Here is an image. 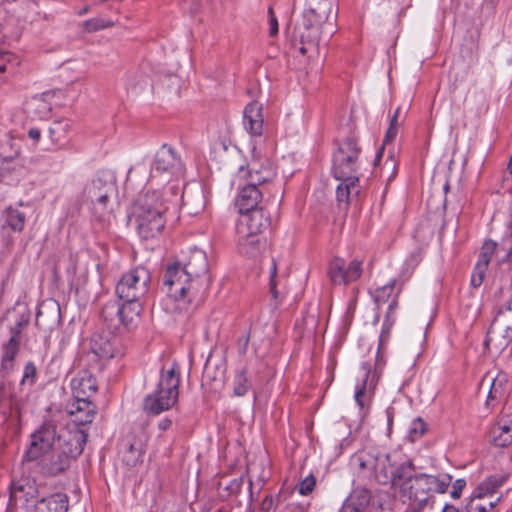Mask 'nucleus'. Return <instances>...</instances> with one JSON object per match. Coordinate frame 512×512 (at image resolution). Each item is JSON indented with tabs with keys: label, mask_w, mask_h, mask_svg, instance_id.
Segmentation results:
<instances>
[{
	"label": "nucleus",
	"mask_w": 512,
	"mask_h": 512,
	"mask_svg": "<svg viewBox=\"0 0 512 512\" xmlns=\"http://www.w3.org/2000/svg\"><path fill=\"white\" fill-rule=\"evenodd\" d=\"M224 378V369L213 363L209 356L203 370V383L209 385L212 390H217L224 383Z\"/></svg>",
	"instance_id": "29"
},
{
	"label": "nucleus",
	"mask_w": 512,
	"mask_h": 512,
	"mask_svg": "<svg viewBox=\"0 0 512 512\" xmlns=\"http://www.w3.org/2000/svg\"><path fill=\"white\" fill-rule=\"evenodd\" d=\"M38 495L36 481L30 475L22 474L13 479L10 485V501L15 503L19 500L28 502Z\"/></svg>",
	"instance_id": "17"
},
{
	"label": "nucleus",
	"mask_w": 512,
	"mask_h": 512,
	"mask_svg": "<svg viewBox=\"0 0 512 512\" xmlns=\"http://www.w3.org/2000/svg\"><path fill=\"white\" fill-rule=\"evenodd\" d=\"M162 281L179 312L197 307L203 301L209 283L206 253L191 249L182 260L166 266Z\"/></svg>",
	"instance_id": "1"
},
{
	"label": "nucleus",
	"mask_w": 512,
	"mask_h": 512,
	"mask_svg": "<svg viewBox=\"0 0 512 512\" xmlns=\"http://www.w3.org/2000/svg\"><path fill=\"white\" fill-rule=\"evenodd\" d=\"M37 375V370L35 365L32 362H28L25 365L23 377L21 380L22 385L28 384L29 386H32L35 382V378Z\"/></svg>",
	"instance_id": "49"
},
{
	"label": "nucleus",
	"mask_w": 512,
	"mask_h": 512,
	"mask_svg": "<svg viewBox=\"0 0 512 512\" xmlns=\"http://www.w3.org/2000/svg\"><path fill=\"white\" fill-rule=\"evenodd\" d=\"M396 297H397V294L393 297L392 301L390 302V304L388 306V311H387V314H386V317H385V320L383 323L382 331H381L380 337H379V347H378L379 351L384 350L385 345L388 342L389 337H390V330L394 324V318H392V314L397 307Z\"/></svg>",
	"instance_id": "34"
},
{
	"label": "nucleus",
	"mask_w": 512,
	"mask_h": 512,
	"mask_svg": "<svg viewBox=\"0 0 512 512\" xmlns=\"http://www.w3.org/2000/svg\"><path fill=\"white\" fill-rule=\"evenodd\" d=\"M487 267V265H484L482 263H476L473 273L471 275V285L474 288H477L482 284L486 274Z\"/></svg>",
	"instance_id": "46"
},
{
	"label": "nucleus",
	"mask_w": 512,
	"mask_h": 512,
	"mask_svg": "<svg viewBox=\"0 0 512 512\" xmlns=\"http://www.w3.org/2000/svg\"><path fill=\"white\" fill-rule=\"evenodd\" d=\"M238 235V251L240 254L248 258H255L260 255L265 242L261 241L259 235L241 231H238Z\"/></svg>",
	"instance_id": "25"
},
{
	"label": "nucleus",
	"mask_w": 512,
	"mask_h": 512,
	"mask_svg": "<svg viewBox=\"0 0 512 512\" xmlns=\"http://www.w3.org/2000/svg\"><path fill=\"white\" fill-rule=\"evenodd\" d=\"M243 215L244 217L240 221L237 231L259 235L270 227V218L262 208H255Z\"/></svg>",
	"instance_id": "18"
},
{
	"label": "nucleus",
	"mask_w": 512,
	"mask_h": 512,
	"mask_svg": "<svg viewBox=\"0 0 512 512\" xmlns=\"http://www.w3.org/2000/svg\"><path fill=\"white\" fill-rule=\"evenodd\" d=\"M67 414L77 425H86L93 421L96 414V406L88 399H74L66 406Z\"/></svg>",
	"instance_id": "19"
},
{
	"label": "nucleus",
	"mask_w": 512,
	"mask_h": 512,
	"mask_svg": "<svg viewBox=\"0 0 512 512\" xmlns=\"http://www.w3.org/2000/svg\"><path fill=\"white\" fill-rule=\"evenodd\" d=\"M485 498L486 496L473 492L466 504L465 512H491L499 498L496 501H488Z\"/></svg>",
	"instance_id": "36"
},
{
	"label": "nucleus",
	"mask_w": 512,
	"mask_h": 512,
	"mask_svg": "<svg viewBox=\"0 0 512 512\" xmlns=\"http://www.w3.org/2000/svg\"><path fill=\"white\" fill-rule=\"evenodd\" d=\"M509 474H497L488 477L474 490L478 495L491 496L498 488H500L508 479Z\"/></svg>",
	"instance_id": "32"
},
{
	"label": "nucleus",
	"mask_w": 512,
	"mask_h": 512,
	"mask_svg": "<svg viewBox=\"0 0 512 512\" xmlns=\"http://www.w3.org/2000/svg\"><path fill=\"white\" fill-rule=\"evenodd\" d=\"M43 316H44V311L42 310V308H40L37 311V315H36V325L37 326H41Z\"/></svg>",
	"instance_id": "62"
},
{
	"label": "nucleus",
	"mask_w": 512,
	"mask_h": 512,
	"mask_svg": "<svg viewBox=\"0 0 512 512\" xmlns=\"http://www.w3.org/2000/svg\"><path fill=\"white\" fill-rule=\"evenodd\" d=\"M276 275H277V266H276L275 261L273 260L271 268H270V281H269L270 293H271V298H272L271 306L273 307V309H276L279 305L278 291L276 289V281H275Z\"/></svg>",
	"instance_id": "43"
},
{
	"label": "nucleus",
	"mask_w": 512,
	"mask_h": 512,
	"mask_svg": "<svg viewBox=\"0 0 512 512\" xmlns=\"http://www.w3.org/2000/svg\"><path fill=\"white\" fill-rule=\"evenodd\" d=\"M316 480L313 475H309L306 478H304L299 485V492L302 495H308L311 493L315 487Z\"/></svg>",
	"instance_id": "51"
},
{
	"label": "nucleus",
	"mask_w": 512,
	"mask_h": 512,
	"mask_svg": "<svg viewBox=\"0 0 512 512\" xmlns=\"http://www.w3.org/2000/svg\"><path fill=\"white\" fill-rule=\"evenodd\" d=\"M122 305L116 308V314L120 322L126 326L132 324L137 319L142 311L140 300L136 301H123Z\"/></svg>",
	"instance_id": "30"
},
{
	"label": "nucleus",
	"mask_w": 512,
	"mask_h": 512,
	"mask_svg": "<svg viewBox=\"0 0 512 512\" xmlns=\"http://www.w3.org/2000/svg\"><path fill=\"white\" fill-rule=\"evenodd\" d=\"M249 340H250V337H249V334L243 336L239 342H240V347H239V353L240 354H245L246 351H247V347H248V344H249Z\"/></svg>",
	"instance_id": "57"
},
{
	"label": "nucleus",
	"mask_w": 512,
	"mask_h": 512,
	"mask_svg": "<svg viewBox=\"0 0 512 512\" xmlns=\"http://www.w3.org/2000/svg\"><path fill=\"white\" fill-rule=\"evenodd\" d=\"M185 167L178 152L170 145H162L151 163L149 181L168 182L184 174Z\"/></svg>",
	"instance_id": "9"
},
{
	"label": "nucleus",
	"mask_w": 512,
	"mask_h": 512,
	"mask_svg": "<svg viewBox=\"0 0 512 512\" xmlns=\"http://www.w3.org/2000/svg\"><path fill=\"white\" fill-rule=\"evenodd\" d=\"M307 10V16L316 15V24L314 29H317V25L320 21H326L331 12V3L329 0H306L305 9ZM316 30H314V33Z\"/></svg>",
	"instance_id": "31"
},
{
	"label": "nucleus",
	"mask_w": 512,
	"mask_h": 512,
	"mask_svg": "<svg viewBox=\"0 0 512 512\" xmlns=\"http://www.w3.org/2000/svg\"><path fill=\"white\" fill-rule=\"evenodd\" d=\"M360 472L367 477H373L379 484H396L398 467L395 469L391 462V456L377 448L363 450L353 458Z\"/></svg>",
	"instance_id": "8"
},
{
	"label": "nucleus",
	"mask_w": 512,
	"mask_h": 512,
	"mask_svg": "<svg viewBox=\"0 0 512 512\" xmlns=\"http://www.w3.org/2000/svg\"><path fill=\"white\" fill-rule=\"evenodd\" d=\"M442 512H459V510L453 505H445Z\"/></svg>",
	"instance_id": "63"
},
{
	"label": "nucleus",
	"mask_w": 512,
	"mask_h": 512,
	"mask_svg": "<svg viewBox=\"0 0 512 512\" xmlns=\"http://www.w3.org/2000/svg\"><path fill=\"white\" fill-rule=\"evenodd\" d=\"M275 505V498L266 496L260 504V509L263 512H269Z\"/></svg>",
	"instance_id": "55"
},
{
	"label": "nucleus",
	"mask_w": 512,
	"mask_h": 512,
	"mask_svg": "<svg viewBox=\"0 0 512 512\" xmlns=\"http://www.w3.org/2000/svg\"><path fill=\"white\" fill-rule=\"evenodd\" d=\"M29 323V317L22 315L19 320L16 322V324L10 329L11 336L10 338H16L17 340L21 341V333L23 329L28 325Z\"/></svg>",
	"instance_id": "50"
},
{
	"label": "nucleus",
	"mask_w": 512,
	"mask_h": 512,
	"mask_svg": "<svg viewBox=\"0 0 512 512\" xmlns=\"http://www.w3.org/2000/svg\"><path fill=\"white\" fill-rule=\"evenodd\" d=\"M362 274V261L354 259L349 264L335 257L329 265L328 276L334 285H347L358 280Z\"/></svg>",
	"instance_id": "13"
},
{
	"label": "nucleus",
	"mask_w": 512,
	"mask_h": 512,
	"mask_svg": "<svg viewBox=\"0 0 512 512\" xmlns=\"http://www.w3.org/2000/svg\"><path fill=\"white\" fill-rule=\"evenodd\" d=\"M150 282L149 270L137 266L121 277L116 285V294L122 301L141 300L147 294Z\"/></svg>",
	"instance_id": "10"
},
{
	"label": "nucleus",
	"mask_w": 512,
	"mask_h": 512,
	"mask_svg": "<svg viewBox=\"0 0 512 512\" xmlns=\"http://www.w3.org/2000/svg\"><path fill=\"white\" fill-rule=\"evenodd\" d=\"M495 250L496 243L491 240L486 241L481 248L478 262L488 266Z\"/></svg>",
	"instance_id": "45"
},
{
	"label": "nucleus",
	"mask_w": 512,
	"mask_h": 512,
	"mask_svg": "<svg viewBox=\"0 0 512 512\" xmlns=\"http://www.w3.org/2000/svg\"><path fill=\"white\" fill-rule=\"evenodd\" d=\"M93 196L94 198L88 201L94 216L101 222L109 223L113 218L115 197H111V193H104L100 196L94 194Z\"/></svg>",
	"instance_id": "23"
},
{
	"label": "nucleus",
	"mask_w": 512,
	"mask_h": 512,
	"mask_svg": "<svg viewBox=\"0 0 512 512\" xmlns=\"http://www.w3.org/2000/svg\"><path fill=\"white\" fill-rule=\"evenodd\" d=\"M6 223L13 231L20 232L24 228L25 215L10 207L6 210Z\"/></svg>",
	"instance_id": "39"
},
{
	"label": "nucleus",
	"mask_w": 512,
	"mask_h": 512,
	"mask_svg": "<svg viewBox=\"0 0 512 512\" xmlns=\"http://www.w3.org/2000/svg\"><path fill=\"white\" fill-rule=\"evenodd\" d=\"M87 437V433L79 428L65 432L59 438V446L38 459L40 473L56 476L67 470L71 462L82 454Z\"/></svg>",
	"instance_id": "5"
},
{
	"label": "nucleus",
	"mask_w": 512,
	"mask_h": 512,
	"mask_svg": "<svg viewBox=\"0 0 512 512\" xmlns=\"http://www.w3.org/2000/svg\"><path fill=\"white\" fill-rule=\"evenodd\" d=\"M465 486H466V481L464 479H457L453 484L451 496L454 499H458L461 496L462 491L465 488Z\"/></svg>",
	"instance_id": "54"
},
{
	"label": "nucleus",
	"mask_w": 512,
	"mask_h": 512,
	"mask_svg": "<svg viewBox=\"0 0 512 512\" xmlns=\"http://www.w3.org/2000/svg\"><path fill=\"white\" fill-rule=\"evenodd\" d=\"M114 305H111V303L106 304L102 310V316L106 321L111 322V310L114 309Z\"/></svg>",
	"instance_id": "59"
},
{
	"label": "nucleus",
	"mask_w": 512,
	"mask_h": 512,
	"mask_svg": "<svg viewBox=\"0 0 512 512\" xmlns=\"http://www.w3.org/2000/svg\"><path fill=\"white\" fill-rule=\"evenodd\" d=\"M487 381L490 385L488 399L495 400L504 395L505 387L507 384V376L504 373H498L495 377L489 378L485 377L482 381V384Z\"/></svg>",
	"instance_id": "35"
},
{
	"label": "nucleus",
	"mask_w": 512,
	"mask_h": 512,
	"mask_svg": "<svg viewBox=\"0 0 512 512\" xmlns=\"http://www.w3.org/2000/svg\"><path fill=\"white\" fill-rule=\"evenodd\" d=\"M511 179H512V164L508 163L505 171L503 172L502 183L505 184L506 182H509Z\"/></svg>",
	"instance_id": "58"
},
{
	"label": "nucleus",
	"mask_w": 512,
	"mask_h": 512,
	"mask_svg": "<svg viewBox=\"0 0 512 512\" xmlns=\"http://www.w3.org/2000/svg\"><path fill=\"white\" fill-rule=\"evenodd\" d=\"M143 454V445L139 440H124L121 443L119 457L123 464L128 468L136 467L140 462Z\"/></svg>",
	"instance_id": "27"
},
{
	"label": "nucleus",
	"mask_w": 512,
	"mask_h": 512,
	"mask_svg": "<svg viewBox=\"0 0 512 512\" xmlns=\"http://www.w3.org/2000/svg\"><path fill=\"white\" fill-rule=\"evenodd\" d=\"M243 124L246 131L252 136H260L263 133V106L257 101H252L244 109Z\"/></svg>",
	"instance_id": "21"
},
{
	"label": "nucleus",
	"mask_w": 512,
	"mask_h": 512,
	"mask_svg": "<svg viewBox=\"0 0 512 512\" xmlns=\"http://www.w3.org/2000/svg\"><path fill=\"white\" fill-rule=\"evenodd\" d=\"M113 25V22L104 20L102 18L89 19L83 23L85 30L90 33L96 32L100 29L112 27Z\"/></svg>",
	"instance_id": "44"
},
{
	"label": "nucleus",
	"mask_w": 512,
	"mask_h": 512,
	"mask_svg": "<svg viewBox=\"0 0 512 512\" xmlns=\"http://www.w3.org/2000/svg\"><path fill=\"white\" fill-rule=\"evenodd\" d=\"M276 176L275 169L267 155H262L256 146L252 150V158L246 166H241L234 178V183L238 186L241 181H251L252 183H269Z\"/></svg>",
	"instance_id": "11"
},
{
	"label": "nucleus",
	"mask_w": 512,
	"mask_h": 512,
	"mask_svg": "<svg viewBox=\"0 0 512 512\" xmlns=\"http://www.w3.org/2000/svg\"><path fill=\"white\" fill-rule=\"evenodd\" d=\"M104 193H111V197L117 195L116 179L113 173H99L84 189V197L87 201L93 199L94 194L100 196Z\"/></svg>",
	"instance_id": "16"
},
{
	"label": "nucleus",
	"mask_w": 512,
	"mask_h": 512,
	"mask_svg": "<svg viewBox=\"0 0 512 512\" xmlns=\"http://www.w3.org/2000/svg\"><path fill=\"white\" fill-rule=\"evenodd\" d=\"M74 399H88L97 391L95 378L84 371L71 381Z\"/></svg>",
	"instance_id": "24"
},
{
	"label": "nucleus",
	"mask_w": 512,
	"mask_h": 512,
	"mask_svg": "<svg viewBox=\"0 0 512 512\" xmlns=\"http://www.w3.org/2000/svg\"><path fill=\"white\" fill-rule=\"evenodd\" d=\"M495 446L504 448L512 445V414L503 415L492 430Z\"/></svg>",
	"instance_id": "26"
},
{
	"label": "nucleus",
	"mask_w": 512,
	"mask_h": 512,
	"mask_svg": "<svg viewBox=\"0 0 512 512\" xmlns=\"http://www.w3.org/2000/svg\"><path fill=\"white\" fill-rule=\"evenodd\" d=\"M183 207L190 215H197L204 209V196L199 192L194 199H190L188 195L182 194Z\"/></svg>",
	"instance_id": "38"
},
{
	"label": "nucleus",
	"mask_w": 512,
	"mask_h": 512,
	"mask_svg": "<svg viewBox=\"0 0 512 512\" xmlns=\"http://www.w3.org/2000/svg\"><path fill=\"white\" fill-rule=\"evenodd\" d=\"M485 346L493 355L512 354V331L507 326L492 322L487 333Z\"/></svg>",
	"instance_id": "14"
},
{
	"label": "nucleus",
	"mask_w": 512,
	"mask_h": 512,
	"mask_svg": "<svg viewBox=\"0 0 512 512\" xmlns=\"http://www.w3.org/2000/svg\"><path fill=\"white\" fill-rule=\"evenodd\" d=\"M371 493L365 488L354 489L343 503L340 512H371Z\"/></svg>",
	"instance_id": "22"
},
{
	"label": "nucleus",
	"mask_w": 512,
	"mask_h": 512,
	"mask_svg": "<svg viewBox=\"0 0 512 512\" xmlns=\"http://www.w3.org/2000/svg\"><path fill=\"white\" fill-rule=\"evenodd\" d=\"M117 339L110 331L94 333L91 337V351L102 359H111L115 356Z\"/></svg>",
	"instance_id": "20"
},
{
	"label": "nucleus",
	"mask_w": 512,
	"mask_h": 512,
	"mask_svg": "<svg viewBox=\"0 0 512 512\" xmlns=\"http://www.w3.org/2000/svg\"><path fill=\"white\" fill-rule=\"evenodd\" d=\"M28 136L34 140V141H38L41 137V131L37 128H31L29 131H28Z\"/></svg>",
	"instance_id": "60"
},
{
	"label": "nucleus",
	"mask_w": 512,
	"mask_h": 512,
	"mask_svg": "<svg viewBox=\"0 0 512 512\" xmlns=\"http://www.w3.org/2000/svg\"><path fill=\"white\" fill-rule=\"evenodd\" d=\"M412 462L398 466L396 487H399L403 502H407L411 512H421L432 499L434 492L445 493L451 477L442 479L428 474H414Z\"/></svg>",
	"instance_id": "3"
},
{
	"label": "nucleus",
	"mask_w": 512,
	"mask_h": 512,
	"mask_svg": "<svg viewBox=\"0 0 512 512\" xmlns=\"http://www.w3.org/2000/svg\"><path fill=\"white\" fill-rule=\"evenodd\" d=\"M60 308L55 302H51V326L55 325L59 321Z\"/></svg>",
	"instance_id": "56"
},
{
	"label": "nucleus",
	"mask_w": 512,
	"mask_h": 512,
	"mask_svg": "<svg viewBox=\"0 0 512 512\" xmlns=\"http://www.w3.org/2000/svg\"><path fill=\"white\" fill-rule=\"evenodd\" d=\"M493 321L512 331V297L500 308Z\"/></svg>",
	"instance_id": "40"
},
{
	"label": "nucleus",
	"mask_w": 512,
	"mask_h": 512,
	"mask_svg": "<svg viewBox=\"0 0 512 512\" xmlns=\"http://www.w3.org/2000/svg\"><path fill=\"white\" fill-rule=\"evenodd\" d=\"M360 372H361V375L363 377L362 379V385L361 387H359L357 390H356V393H355V400L357 402V404L361 407V408H364L365 406V403L363 401V397L365 395V389H366V384H367V379L369 377V374H370V366L368 363H363L360 367Z\"/></svg>",
	"instance_id": "42"
},
{
	"label": "nucleus",
	"mask_w": 512,
	"mask_h": 512,
	"mask_svg": "<svg viewBox=\"0 0 512 512\" xmlns=\"http://www.w3.org/2000/svg\"><path fill=\"white\" fill-rule=\"evenodd\" d=\"M268 17H269V35L275 36L278 33V20L273 9L270 7L268 9Z\"/></svg>",
	"instance_id": "53"
},
{
	"label": "nucleus",
	"mask_w": 512,
	"mask_h": 512,
	"mask_svg": "<svg viewBox=\"0 0 512 512\" xmlns=\"http://www.w3.org/2000/svg\"><path fill=\"white\" fill-rule=\"evenodd\" d=\"M396 281H392L387 285L379 287L374 292V301L377 306L385 304L393 296Z\"/></svg>",
	"instance_id": "41"
},
{
	"label": "nucleus",
	"mask_w": 512,
	"mask_h": 512,
	"mask_svg": "<svg viewBox=\"0 0 512 512\" xmlns=\"http://www.w3.org/2000/svg\"><path fill=\"white\" fill-rule=\"evenodd\" d=\"M70 128L68 121H55L49 128V135L54 145H61L67 138V133Z\"/></svg>",
	"instance_id": "37"
},
{
	"label": "nucleus",
	"mask_w": 512,
	"mask_h": 512,
	"mask_svg": "<svg viewBox=\"0 0 512 512\" xmlns=\"http://www.w3.org/2000/svg\"><path fill=\"white\" fill-rule=\"evenodd\" d=\"M170 426H171V421H170V420H168V419H164V420L160 421V423H159V428H160L161 430H166V429H168Z\"/></svg>",
	"instance_id": "61"
},
{
	"label": "nucleus",
	"mask_w": 512,
	"mask_h": 512,
	"mask_svg": "<svg viewBox=\"0 0 512 512\" xmlns=\"http://www.w3.org/2000/svg\"><path fill=\"white\" fill-rule=\"evenodd\" d=\"M248 389V380L245 376V373L241 372L236 376L234 381V394L239 397L243 396L247 393Z\"/></svg>",
	"instance_id": "47"
},
{
	"label": "nucleus",
	"mask_w": 512,
	"mask_h": 512,
	"mask_svg": "<svg viewBox=\"0 0 512 512\" xmlns=\"http://www.w3.org/2000/svg\"><path fill=\"white\" fill-rule=\"evenodd\" d=\"M170 194L176 202L179 195L178 187L170 186L162 194L159 191H147L137 198L132 208V217L139 236L143 239L158 237L166 223L165 213L169 209L171 198L164 196Z\"/></svg>",
	"instance_id": "2"
},
{
	"label": "nucleus",
	"mask_w": 512,
	"mask_h": 512,
	"mask_svg": "<svg viewBox=\"0 0 512 512\" xmlns=\"http://www.w3.org/2000/svg\"><path fill=\"white\" fill-rule=\"evenodd\" d=\"M20 343L21 341L14 337L10 338L8 342L4 344L1 358V369L6 371L12 370L14 359L19 352Z\"/></svg>",
	"instance_id": "33"
},
{
	"label": "nucleus",
	"mask_w": 512,
	"mask_h": 512,
	"mask_svg": "<svg viewBox=\"0 0 512 512\" xmlns=\"http://www.w3.org/2000/svg\"><path fill=\"white\" fill-rule=\"evenodd\" d=\"M426 430V424L421 418L414 419L409 429V437L414 441L421 437Z\"/></svg>",
	"instance_id": "48"
},
{
	"label": "nucleus",
	"mask_w": 512,
	"mask_h": 512,
	"mask_svg": "<svg viewBox=\"0 0 512 512\" xmlns=\"http://www.w3.org/2000/svg\"><path fill=\"white\" fill-rule=\"evenodd\" d=\"M62 418L63 414L61 412L51 413V411H48L41 425L30 436V445L24 455L25 461H37L53 449L55 441L59 444L60 436L68 431L62 429Z\"/></svg>",
	"instance_id": "7"
},
{
	"label": "nucleus",
	"mask_w": 512,
	"mask_h": 512,
	"mask_svg": "<svg viewBox=\"0 0 512 512\" xmlns=\"http://www.w3.org/2000/svg\"><path fill=\"white\" fill-rule=\"evenodd\" d=\"M400 127V122L395 119L390 120L389 128L386 132V136L384 139V144L389 143L395 139L398 133V129Z\"/></svg>",
	"instance_id": "52"
},
{
	"label": "nucleus",
	"mask_w": 512,
	"mask_h": 512,
	"mask_svg": "<svg viewBox=\"0 0 512 512\" xmlns=\"http://www.w3.org/2000/svg\"><path fill=\"white\" fill-rule=\"evenodd\" d=\"M360 148L357 142L348 138L343 141L333 157V173L340 181L336 190L338 202L348 203L352 196L359 194V179L355 175L357 171V159Z\"/></svg>",
	"instance_id": "4"
},
{
	"label": "nucleus",
	"mask_w": 512,
	"mask_h": 512,
	"mask_svg": "<svg viewBox=\"0 0 512 512\" xmlns=\"http://www.w3.org/2000/svg\"><path fill=\"white\" fill-rule=\"evenodd\" d=\"M263 183H252L251 181H241L238 196L236 198V206L241 214L248 213L258 208L263 198V190L260 188Z\"/></svg>",
	"instance_id": "15"
},
{
	"label": "nucleus",
	"mask_w": 512,
	"mask_h": 512,
	"mask_svg": "<svg viewBox=\"0 0 512 512\" xmlns=\"http://www.w3.org/2000/svg\"><path fill=\"white\" fill-rule=\"evenodd\" d=\"M68 497L63 493H55L42 498L35 505V512H67Z\"/></svg>",
	"instance_id": "28"
},
{
	"label": "nucleus",
	"mask_w": 512,
	"mask_h": 512,
	"mask_svg": "<svg viewBox=\"0 0 512 512\" xmlns=\"http://www.w3.org/2000/svg\"><path fill=\"white\" fill-rule=\"evenodd\" d=\"M316 17L314 14L307 16V10H304L302 21L296 25L293 33L294 47L302 55H307L308 57L317 52L322 25L325 23V21H320L314 33Z\"/></svg>",
	"instance_id": "12"
},
{
	"label": "nucleus",
	"mask_w": 512,
	"mask_h": 512,
	"mask_svg": "<svg viewBox=\"0 0 512 512\" xmlns=\"http://www.w3.org/2000/svg\"><path fill=\"white\" fill-rule=\"evenodd\" d=\"M180 373V367L176 362L168 368L162 367L157 389L144 399V409L147 412L157 415L170 409L177 402Z\"/></svg>",
	"instance_id": "6"
},
{
	"label": "nucleus",
	"mask_w": 512,
	"mask_h": 512,
	"mask_svg": "<svg viewBox=\"0 0 512 512\" xmlns=\"http://www.w3.org/2000/svg\"><path fill=\"white\" fill-rule=\"evenodd\" d=\"M508 258H509V260H510V262L512 264V246H510L508 248Z\"/></svg>",
	"instance_id": "64"
}]
</instances>
